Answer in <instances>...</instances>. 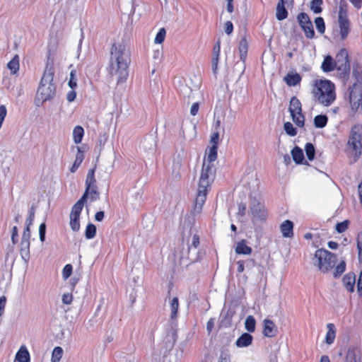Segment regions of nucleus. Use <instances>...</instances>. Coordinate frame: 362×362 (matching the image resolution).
Instances as JSON below:
<instances>
[{
  "instance_id": "1",
  "label": "nucleus",
  "mask_w": 362,
  "mask_h": 362,
  "mask_svg": "<svg viewBox=\"0 0 362 362\" xmlns=\"http://www.w3.org/2000/svg\"><path fill=\"white\" fill-rule=\"evenodd\" d=\"M131 63V52L125 40L115 42L110 49L109 73L117 83H124L129 76V66Z\"/></svg>"
},
{
  "instance_id": "2",
  "label": "nucleus",
  "mask_w": 362,
  "mask_h": 362,
  "mask_svg": "<svg viewBox=\"0 0 362 362\" xmlns=\"http://www.w3.org/2000/svg\"><path fill=\"white\" fill-rule=\"evenodd\" d=\"M216 174L214 165L202 164L201 174L198 182V189L194 199V204L191 213L193 216L201 214L204 204L205 203L208 188L213 182Z\"/></svg>"
},
{
  "instance_id": "3",
  "label": "nucleus",
  "mask_w": 362,
  "mask_h": 362,
  "mask_svg": "<svg viewBox=\"0 0 362 362\" xmlns=\"http://www.w3.org/2000/svg\"><path fill=\"white\" fill-rule=\"evenodd\" d=\"M54 74L53 63L47 62L35 98L37 107H40L44 103L50 101L55 97L57 88L53 83Z\"/></svg>"
},
{
  "instance_id": "4",
  "label": "nucleus",
  "mask_w": 362,
  "mask_h": 362,
  "mask_svg": "<svg viewBox=\"0 0 362 362\" xmlns=\"http://www.w3.org/2000/svg\"><path fill=\"white\" fill-rule=\"evenodd\" d=\"M313 93L315 100L327 107L331 105L336 99L334 85L327 80L316 81Z\"/></svg>"
},
{
  "instance_id": "5",
  "label": "nucleus",
  "mask_w": 362,
  "mask_h": 362,
  "mask_svg": "<svg viewBox=\"0 0 362 362\" xmlns=\"http://www.w3.org/2000/svg\"><path fill=\"white\" fill-rule=\"evenodd\" d=\"M202 84L200 78L197 76H193L188 80L179 81L178 90L180 93L188 99V103L191 99H202L203 93L199 90Z\"/></svg>"
},
{
  "instance_id": "6",
  "label": "nucleus",
  "mask_w": 362,
  "mask_h": 362,
  "mask_svg": "<svg viewBox=\"0 0 362 362\" xmlns=\"http://www.w3.org/2000/svg\"><path fill=\"white\" fill-rule=\"evenodd\" d=\"M313 265L323 273L330 271L337 263V256L328 250L320 249L316 250L312 259Z\"/></svg>"
},
{
  "instance_id": "7",
  "label": "nucleus",
  "mask_w": 362,
  "mask_h": 362,
  "mask_svg": "<svg viewBox=\"0 0 362 362\" xmlns=\"http://www.w3.org/2000/svg\"><path fill=\"white\" fill-rule=\"evenodd\" d=\"M30 226H25V228L23 230V233L21 237V253L22 255V257L24 259H27L30 257V239L31 236V232H30Z\"/></svg>"
},
{
  "instance_id": "8",
  "label": "nucleus",
  "mask_w": 362,
  "mask_h": 362,
  "mask_svg": "<svg viewBox=\"0 0 362 362\" xmlns=\"http://www.w3.org/2000/svg\"><path fill=\"white\" fill-rule=\"evenodd\" d=\"M335 68L340 71V74L347 75L350 71V65L348 59V53L346 49H341L337 55Z\"/></svg>"
},
{
  "instance_id": "9",
  "label": "nucleus",
  "mask_w": 362,
  "mask_h": 362,
  "mask_svg": "<svg viewBox=\"0 0 362 362\" xmlns=\"http://www.w3.org/2000/svg\"><path fill=\"white\" fill-rule=\"evenodd\" d=\"M297 19L299 25L304 30L305 36L309 39H312L314 37L315 32L308 15L305 13H300L298 14Z\"/></svg>"
},
{
  "instance_id": "10",
  "label": "nucleus",
  "mask_w": 362,
  "mask_h": 362,
  "mask_svg": "<svg viewBox=\"0 0 362 362\" xmlns=\"http://www.w3.org/2000/svg\"><path fill=\"white\" fill-rule=\"evenodd\" d=\"M362 127L359 124L354 125L351 131V136L348 141L349 145L352 148V150L356 152V157L358 153V144L361 145Z\"/></svg>"
},
{
  "instance_id": "11",
  "label": "nucleus",
  "mask_w": 362,
  "mask_h": 362,
  "mask_svg": "<svg viewBox=\"0 0 362 362\" xmlns=\"http://www.w3.org/2000/svg\"><path fill=\"white\" fill-rule=\"evenodd\" d=\"M83 206L76 202L72 207L70 214V226L74 231H78L80 228L79 217Z\"/></svg>"
},
{
  "instance_id": "12",
  "label": "nucleus",
  "mask_w": 362,
  "mask_h": 362,
  "mask_svg": "<svg viewBox=\"0 0 362 362\" xmlns=\"http://www.w3.org/2000/svg\"><path fill=\"white\" fill-rule=\"evenodd\" d=\"M100 193L98 190V187H86V191L81 199L77 202L83 206L84 203L86 202L88 197L90 199V201H96L99 199Z\"/></svg>"
},
{
  "instance_id": "13",
  "label": "nucleus",
  "mask_w": 362,
  "mask_h": 362,
  "mask_svg": "<svg viewBox=\"0 0 362 362\" xmlns=\"http://www.w3.org/2000/svg\"><path fill=\"white\" fill-rule=\"evenodd\" d=\"M250 212L254 217L260 220H264L267 218V213L264 207L259 202H253L251 207Z\"/></svg>"
},
{
  "instance_id": "14",
  "label": "nucleus",
  "mask_w": 362,
  "mask_h": 362,
  "mask_svg": "<svg viewBox=\"0 0 362 362\" xmlns=\"http://www.w3.org/2000/svg\"><path fill=\"white\" fill-rule=\"evenodd\" d=\"M182 136L185 139L192 140L196 136V127L192 122H187L182 126Z\"/></svg>"
},
{
  "instance_id": "15",
  "label": "nucleus",
  "mask_w": 362,
  "mask_h": 362,
  "mask_svg": "<svg viewBox=\"0 0 362 362\" xmlns=\"http://www.w3.org/2000/svg\"><path fill=\"white\" fill-rule=\"evenodd\" d=\"M339 25L340 28L341 38L344 40L346 38L349 30V23L346 16H344L342 12L339 14Z\"/></svg>"
},
{
  "instance_id": "16",
  "label": "nucleus",
  "mask_w": 362,
  "mask_h": 362,
  "mask_svg": "<svg viewBox=\"0 0 362 362\" xmlns=\"http://www.w3.org/2000/svg\"><path fill=\"white\" fill-rule=\"evenodd\" d=\"M263 334L267 337H273L277 334L278 329L273 321L266 319L263 322Z\"/></svg>"
},
{
  "instance_id": "17",
  "label": "nucleus",
  "mask_w": 362,
  "mask_h": 362,
  "mask_svg": "<svg viewBox=\"0 0 362 362\" xmlns=\"http://www.w3.org/2000/svg\"><path fill=\"white\" fill-rule=\"evenodd\" d=\"M217 158V146L213 145L209 151L206 153V156L203 160V164L209 165H214V162Z\"/></svg>"
},
{
  "instance_id": "18",
  "label": "nucleus",
  "mask_w": 362,
  "mask_h": 362,
  "mask_svg": "<svg viewBox=\"0 0 362 362\" xmlns=\"http://www.w3.org/2000/svg\"><path fill=\"white\" fill-rule=\"evenodd\" d=\"M356 283V276L354 273H349L343 278V284L346 289L349 292L354 291V286Z\"/></svg>"
},
{
  "instance_id": "19",
  "label": "nucleus",
  "mask_w": 362,
  "mask_h": 362,
  "mask_svg": "<svg viewBox=\"0 0 362 362\" xmlns=\"http://www.w3.org/2000/svg\"><path fill=\"white\" fill-rule=\"evenodd\" d=\"M235 251L238 255H249L252 253V248L247 245L245 240H242L236 243Z\"/></svg>"
},
{
  "instance_id": "20",
  "label": "nucleus",
  "mask_w": 362,
  "mask_h": 362,
  "mask_svg": "<svg viewBox=\"0 0 362 362\" xmlns=\"http://www.w3.org/2000/svg\"><path fill=\"white\" fill-rule=\"evenodd\" d=\"M293 224L291 221H289V220L284 221L281 223V227H280L283 236L286 237V238L292 237L293 235Z\"/></svg>"
},
{
  "instance_id": "21",
  "label": "nucleus",
  "mask_w": 362,
  "mask_h": 362,
  "mask_svg": "<svg viewBox=\"0 0 362 362\" xmlns=\"http://www.w3.org/2000/svg\"><path fill=\"white\" fill-rule=\"evenodd\" d=\"M14 362H30V354L25 346H21L18 350Z\"/></svg>"
},
{
  "instance_id": "22",
  "label": "nucleus",
  "mask_w": 362,
  "mask_h": 362,
  "mask_svg": "<svg viewBox=\"0 0 362 362\" xmlns=\"http://www.w3.org/2000/svg\"><path fill=\"white\" fill-rule=\"evenodd\" d=\"M252 336L248 333L243 334L236 341V345L238 347H245L251 344Z\"/></svg>"
},
{
  "instance_id": "23",
  "label": "nucleus",
  "mask_w": 362,
  "mask_h": 362,
  "mask_svg": "<svg viewBox=\"0 0 362 362\" xmlns=\"http://www.w3.org/2000/svg\"><path fill=\"white\" fill-rule=\"evenodd\" d=\"M143 195V190L141 188L134 187L130 192L129 200L131 202H137L141 200Z\"/></svg>"
},
{
  "instance_id": "24",
  "label": "nucleus",
  "mask_w": 362,
  "mask_h": 362,
  "mask_svg": "<svg viewBox=\"0 0 362 362\" xmlns=\"http://www.w3.org/2000/svg\"><path fill=\"white\" fill-rule=\"evenodd\" d=\"M76 148L77 154L76 156V159L74 160V164L70 168V171L71 173H75L76 171V170L78 168V167L80 166V165L84 159V154L83 151L81 150V148L78 146L76 147Z\"/></svg>"
},
{
  "instance_id": "25",
  "label": "nucleus",
  "mask_w": 362,
  "mask_h": 362,
  "mask_svg": "<svg viewBox=\"0 0 362 362\" xmlns=\"http://www.w3.org/2000/svg\"><path fill=\"white\" fill-rule=\"evenodd\" d=\"M327 333L325 337V341L327 344H331L334 342L336 336L335 326L332 323L327 325Z\"/></svg>"
},
{
  "instance_id": "26",
  "label": "nucleus",
  "mask_w": 362,
  "mask_h": 362,
  "mask_svg": "<svg viewBox=\"0 0 362 362\" xmlns=\"http://www.w3.org/2000/svg\"><path fill=\"white\" fill-rule=\"evenodd\" d=\"M336 62H334L331 56H327L322 64V69L325 72H329L335 69Z\"/></svg>"
},
{
  "instance_id": "27",
  "label": "nucleus",
  "mask_w": 362,
  "mask_h": 362,
  "mask_svg": "<svg viewBox=\"0 0 362 362\" xmlns=\"http://www.w3.org/2000/svg\"><path fill=\"white\" fill-rule=\"evenodd\" d=\"M302 111L301 103L300 100L295 96L292 97L290 100L289 112L291 114L300 113Z\"/></svg>"
},
{
  "instance_id": "28",
  "label": "nucleus",
  "mask_w": 362,
  "mask_h": 362,
  "mask_svg": "<svg viewBox=\"0 0 362 362\" xmlns=\"http://www.w3.org/2000/svg\"><path fill=\"white\" fill-rule=\"evenodd\" d=\"M300 80H301V77L297 73H296V74H288L284 77V81L290 86H296L297 84H298L300 83Z\"/></svg>"
},
{
  "instance_id": "29",
  "label": "nucleus",
  "mask_w": 362,
  "mask_h": 362,
  "mask_svg": "<svg viewBox=\"0 0 362 362\" xmlns=\"http://www.w3.org/2000/svg\"><path fill=\"white\" fill-rule=\"evenodd\" d=\"M183 358V350L177 349L170 354L165 362H181Z\"/></svg>"
},
{
  "instance_id": "30",
  "label": "nucleus",
  "mask_w": 362,
  "mask_h": 362,
  "mask_svg": "<svg viewBox=\"0 0 362 362\" xmlns=\"http://www.w3.org/2000/svg\"><path fill=\"white\" fill-rule=\"evenodd\" d=\"M141 148L148 153H152L156 151V141L153 139L148 141H144L141 144Z\"/></svg>"
},
{
  "instance_id": "31",
  "label": "nucleus",
  "mask_w": 362,
  "mask_h": 362,
  "mask_svg": "<svg viewBox=\"0 0 362 362\" xmlns=\"http://www.w3.org/2000/svg\"><path fill=\"white\" fill-rule=\"evenodd\" d=\"M248 43L245 37H243L239 43L240 58L245 61L247 56Z\"/></svg>"
},
{
  "instance_id": "32",
  "label": "nucleus",
  "mask_w": 362,
  "mask_h": 362,
  "mask_svg": "<svg viewBox=\"0 0 362 362\" xmlns=\"http://www.w3.org/2000/svg\"><path fill=\"white\" fill-rule=\"evenodd\" d=\"M84 134V130L81 126H76L73 131V139L74 143L78 144L81 142Z\"/></svg>"
},
{
  "instance_id": "33",
  "label": "nucleus",
  "mask_w": 362,
  "mask_h": 362,
  "mask_svg": "<svg viewBox=\"0 0 362 362\" xmlns=\"http://www.w3.org/2000/svg\"><path fill=\"white\" fill-rule=\"evenodd\" d=\"M291 155L293 160L298 164L301 163L304 159L303 151L298 146L293 148L291 151Z\"/></svg>"
},
{
  "instance_id": "34",
  "label": "nucleus",
  "mask_w": 362,
  "mask_h": 362,
  "mask_svg": "<svg viewBox=\"0 0 362 362\" xmlns=\"http://www.w3.org/2000/svg\"><path fill=\"white\" fill-rule=\"evenodd\" d=\"M345 362H358V351L355 349H349Z\"/></svg>"
},
{
  "instance_id": "35",
  "label": "nucleus",
  "mask_w": 362,
  "mask_h": 362,
  "mask_svg": "<svg viewBox=\"0 0 362 362\" xmlns=\"http://www.w3.org/2000/svg\"><path fill=\"white\" fill-rule=\"evenodd\" d=\"M288 16V12L284 5L277 4L276 11V17L279 21H283Z\"/></svg>"
},
{
  "instance_id": "36",
  "label": "nucleus",
  "mask_w": 362,
  "mask_h": 362,
  "mask_svg": "<svg viewBox=\"0 0 362 362\" xmlns=\"http://www.w3.org/2000/svg\"><path fill=\"white\" fill-rule=\"evenodd\" d=\"M13 160V155L11 151L2 150L0 151V163H9Z\"/></svg>"
},
{
  "instance_id": "37",
  "label": "nucleus",
  "mask_w": 362,
  "mask_h": 362,
  "mask_svg": "<svg viewBox=\"0 0 362 362\" xmlns=\"http://www.w3.org/2000/svg\"><path fill=\"white\" fill-rule=\"evenodd\" d=\"M97 186L96 180L95 177V168L88 170L86 180V187H94Z\"/></svg>"
},
{
  "instance_id": "38",
  "label": "nucleus",
  "mask_w": 362,
  "mask_h": 362,
  "mask_svg": "<svg viewBox=\"0 0 362 362\" xmlns=\"http://www.w3.org/2000/svg\"><path fill=\"white\" fill-rule=\"evenodd\" d=\"M170 305L171 311L170 318L175 319L177 317V313L179 307L178 298L177 297H173L170 302Z\"/></svg>"
},
{
  "instance_id": "39",
  "label": "nucleus",
  "mask_w": 362,
  "mask_h": 362,
  "mask_svg": "<svg viewBox=\"0 0 362 362\" xmlns=\"http://www.w3.org/2000/svg\"><path fill=\"white\" fill-rule=\"evenodd\" d=\"M8 68L11 71L13 74H16L19 69V57L16 54L13 59L8 63Z\"/></svg>"
},
{
  "instance_id": "40",
  "label": "nucleus",
  "mask_w": 362,
  "mask_h": 362,
  "mask_svg": "<svg viewBox=\"0 0 362 362\" xmlns=\"http://www.w3.org/2000/svg\"><path fill=\"white\" fill-rule=\"evenodd\" d=\"M256 321L253 316L248 315L245 322V329L250 332H253L255 330Z\"/></svg>"
},
{
  "instance_id": "41",
  "label": "nucleus",
  "mask_w": 362,
  "mask_h": 362,
  "mask_svg": "<svg viewBox=\"0 0 362 362\" xmlns=\"http://www.w3.org/2000/svg\"><path fill=\"white\" fill-rule=\"evenodd\" d=\"M327 117L326 115H317L314 119V124L317 128H323L327 123Z\"/></svg>"
},
{
  "instance_id": "42",
  "label": "nucleus",
  "mask_w": 362,
  "mask_h": 362,
  "mask_svg": "<svg viewBox=\"0 0 362 362\" xmlns=\"http://www.w3.org/2000/svg\"><path fill=\"white\" fill-rule=\"evenodd\" d=\"M63 355V349L60 346L55 347L52 353L51 362H59Z\"/></svg>"
},
{
  "instance_id": "43",
  "label": "nucleus",
  "mask_w": 362,
  "mask_h": 362,
  "mask_svg": "<svg viewBox=\"0 0 362 362\" xmlns=\"http://www.w3.org/2000/svg\"><path fill=\"white\" fill-rule=\"evenodd\" d=\"M184 157H185V153L182 151L178 152L176 154V156H175L174 160H173L174 169L179 170L180 168V167L182 165V161H183Z\"/></svg>"
},
{
  "instance_id": "44",
  "label": "nucleus",
  "mask_w": 362,
  "mask_h": 362,
  "mask_svg": "<svg viewBox=\"0 0 362 362\" xmlns=\"http://www.w3.org/2000/svg\"><path fill=\"white\" fill-rule=\"evenodd\" d=\"M323 4L322 0H313L310 3V9L315 13H320L322 11L321 6Z\"/></svg>"
},
{
  "instance_id": "45",
  "label": "nucleus",
  "mask_w": 362,
  "mask_h": 362,
  "mask_svg": "<svg viewBox=\"0 0 362 362\" xmlns=\"http://www.w3.org/2000/svg\"><path fill=\"white\" fill-rule=\"evenodd\" d=\"M293 121L296 123V125L299 127H303L304 125V116L302 114V111L300 113H293L291 114Z\"/></svg>"
},
{
  "instance_id": "46",
  "label": "nucleus",
  "mask_w": 362,
  "mask_h": 362,
  "mask_svg": "<svg viewBox=\"0 0 362 362\" xmlns=\"http://www.w3.org/2000/svg\"><path fill=\"white\" fill-rule=\"evenodd\" d=\"M96 233V227L92 224L90 223L87 226L86 229L85 235L87 239H90L95 237Z\"/></svg>"
},
{
  "instance_id": "47",
  "label": "nucleus",
  "mask_w": 362,
  "mask_h": 362,
  "mask_svg": "<svg viewBox=\"0 0 362 362\" xmlns=\"http://www.w3.org/2000/svg\"><path fill=\"white\" fill-rule=\"evenodd\" d=\"M245 69V61L241 60L240 62H237L234 66V71H236L237 74L240 77L242 76Z\"/></svg>"
},
{
  "instance_id": "48",
  "label": "nucleus",
  "mask_w": 362,
  "mask_h": 362,
  "mask_svg": "<svg viewBox=\"0 0 362 362\" xmlns=\"http://www.w3.org/2000/svg\"><path fill=\"white\" fill-rule=\"evenodd\" d=\"M305 150V153H306L308 158L310 160H313V158L315 157V148H314L313 145L310 143L306 144Z\"/></svg>"
},
{
  "instance_id": "49",
  "label": "nucleus",
  "mask_w": 362,
  "mask_h": 362,
  "mask_svg": "<svg viewBox=\"0 0 362 362\" xmlns=\"http://www.w3.org/2000/svg\"><path fill=\"white\" fill-rule=\"evenodd\" d=\"M187 258L191 262H197L199 259L197 249L195 250L194 247H189Z\"/></svg>"
},
{
  "instance_id": "50",
  "label": "nucleus",
  "mask_w": 362,
  "mask_h": 362,
  "mask_svg": "<svg viewBox=\"0 0 362 362\" xmlns=\"http://www.w3.org/2000/svg\"><path fill=\"white\" fill-rule=\"evenodd\" d=\"M345 268L346 263L344 261H341L334 269V277L339 276L344 272Z\"/></svg>"
},
{
  "instance_id": "51",
  "label": "nucleus",
  "mask_w": 362,
  "mask_h": 362,
  "mask_svg": "<svg viewBox=\"0 0 362 362\" xmlns=\"http://www.w3.org/2000/svg\"><path fill=\"white\" fill-rule=\"evenodd\" d=\"M315 26L320 33H324L325 30V22L322 18L317 17L315 20Z\"/></svg>"
},
{
  "instance_id": "52",
  "label": "nucleus",
  "mask_w": 362,
  "mask_h": 362,
  "mask_svg": "<svg viewBox=\"0 0 362 362\" xmlns=\"http://www.w3.org/2000/svg\"><path fill=\"white\" fill-rule=\"evenodd\" d=\"M166 35V31L165 28H160L158 33H157L154 42L156 44H161L163 42L165 37Z\"/></svg>"
},
{
  "instance_id": "53",
  "label": "nucleus",
  "mask_w": 362,
  "mask_h": 362,
  "mask_svg": "<svg viewBox=\"0 0 362 362\" xmlns=\"http://www.w3.org/2000/svg\"><path fill=\"white\" fill-rule=\"evenodd\" d=\"M76 70L71 71L69 86L71 89H74L77 87V78L76 77Z\"/></svg>"
},
{
  "instance_id": "54",
  "label": "nucleus",
  "mask_w": 362,
  "mask_h": 362,
  "mask_svg": "<svg viewBox=\"0 0 362 362\" xmlns=\"http://www.w3.org/2000/svg\"><path fill=\"white\" fill-rule=\"evenodd\" d=\"M284 130L290 136H296L297 134L296 129L293 127L291 122H286L284 124Z\"/></svg>"
},
{
  "instance_id": "55",
  "label": "nucleus",
  "mask_w": 362,
  "mask_h": 362,
  "mask_svg": "<svg viewBox=\"0 0 362 362\" xmlns=\"http://www.w3.org/2000/svg\"><path fill=\"white\" fill-rule=\"evenodd\" d=\"M194 99H191V100H193ZM197 101L194 102L191 108H190V114L193 116H195L198 111H199V103L203 100L202 99H196Z\"/></svg>"
},
{
  "instance_id": "56",
  "label": "nucleus",
  "mask_w": 362,
  "mask_h": 362,
  "mask_svg": "<svg viewBox=\"0 0 362 362\" xmlns=\"http://www.w3.org/2000/svg\"><path fill=\"white\" fill-rule=\"evenodd\" d=\"M35 209L34 206H32L29 211V215L25 221V225L32 226L34 218H35Z\"/></svg>"
},
{
  "instance_id": "57",
  "label": "nucleus",
  "mask_w": 362,
  "mask_h": 362,
  "mask_svg": "<svg viewBox=\"0 0 362 362\" xmlns=\"http://www.w3.org/2000/svg\"><path fill=\"white\" fill-rule=\"evenodd\" d=\"M348 225H349V221H344L343 222L338 223L336 225V230L339 233H343V232H344L347 229Z\"/></svg>"
},
{
  "instance_id": "58",
  "label": "nucleus",
  "mask_w": 362,
  "mask_h": 362,
  "mask_svg": "<svg viewBox=\"0 0 362 362\" xmlns=\"http://www.w3.org/2000/svg\"><path fill=\"white\" fill-rule=\"evenodd\" d=\"M72 273V266L71 264H66L62 271V276L64 279H67Z\"/></svg>"
},
{
  "instance_id": "59",
  "label": "nucleus",
  "mask_w": 362,
  "mask_h": 362,
  "mask_svg": "<svg viewBox=\"0 0 362 362\" xmlns=\"http://www.w3.org/2000/svg\"><path fill=\"white\" fill-rule=\"evenodd\" d=\"M95 320L94 318L84 321L83 326L87 330L92 329L94 327Z\"/></svg>"
},
{
  "instance_id": "60",
  "label": "nucleus",
  "mask_w": 362,
  "mask_h": 362,
  "mask_svg": "<svg viewBox=\"0 0 362 362\" xmlns=\"http://www.w3.org/2000/svg\"><path fill=\"white\" fill-rule=\"evenodd\" d=\"M18 228L17 226H13L12 228V233H11V241L13 244H16L18 243Z\"/></svg>"
},
{
  "instance_id": "61",
  "label": "nucleus",
  "mask_w": 362,
  "mask_h": 362,
  "mask_svg": "<svg viewBox=\"0 0 362 362\" xmlns=\"http://www.w3.org/2000/svg\"><path fill=\"white\" fill-rule=\"evenodd\" d=\"M220 49V42H217L214 47L212 58L219 59Z\"/></svg>"
},
{
  "instance_id": "62",
  "label": "nucleus",
  "mask_w": 362,
  "mask_h": 362,
  "mask_svg": "<svg viewBox=\"0 0 362 362\" xmlns=\"http://www.w3.org/2000/svg\"><path fill=\"white\" fill-rule=\"evenodd\" d=\"M199 245V235L194 234L192 239L191 245L189 247H194L196 250L197 249L198 245Z\"/></svg>"
},
{
  "instance_id": "63",
  "label": "nucleus",
  "mask_w": 362,
  "mask_h": 362,
  "mask_svg": "<svg viewBox=\"0 0 362 362\" xmlns=\"http://www.w3.org/2000/svg\"><path fill=\"white\" fill-rule=\"evenodd\" d=\"M72 300H73L72 295L71 293H64L62 296V302L64 304H66V305L71 304V302H72Z\"/></svg>"
},
{
  "instance_id": "64",
  "label": "nucleus",
  "mask_w": 362,
  "mask_h": 362,
  "mask_svg": "<svg viewBox=\"0 0 362 362\" xmlns=\"http://www.w3.org/2000/svg\"><path fill=\"white\" fill-rule=\"evenodd\" d=\"M357 247L358 250L359 257L362 256V233H359L357 236Z\"/></svg>"
}]
</instances>
